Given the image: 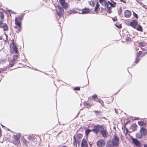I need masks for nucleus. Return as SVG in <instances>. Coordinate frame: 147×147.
I'll return each mask as SVG.
<instances>
[{
  "mask_svg": "<svg viewBox=\"0 0 147 147\" xmlns=\"http://www.w3.org/2000/svg\"><path fill=\"white\" fill-rule=\"evenodd\" d=\"M119 138L117 136H115L114 137V138L112 140V143L113 145L115 147H117L119 145Z\"/></svg>",
  "mask_w": 147,
  "mask_h": 147,
  "instance_id": "f257e3e1",
  "label": "nucleus"
},
{
  "mask_svg": "<svg viewBox=\"0 0 147 147\" xmlns=\"http://www.w3.org/2000/svg\"><path fill=\"white\" fill-rule=\"evenodd\" d=\"M103 126L99 125H94L93 127V129L92 130V131L97 134L100 131V129H102Z\"/></svg>",
  "mask_w": 147,
  "mask_h": 147,
  "instance_id": "f03ea898",
  "label": "nucleus"
},
{
  "mask_svg": "<svg viewBox=\"0 0 147 147\" xmlns=\"http://www.w3.org/2000/svg\"><path fill=\"white\" fill-rule=\"evenodd\" d=\"M64 10L60 6L58 7L56 9V12L57 15L59 17H61L63 14Z\"/></svg>",
  "mask_w": 147,
  "mask_h": 147,
  "instance_id": "7ed1b4c3",
  "label": "nucleus"
},
{
  "mask_svg": "<svg viewBox=\"0 0 147 147\" xmlns=\"http://www.w3.org/2000/svg\"><path fill=\"white\" fill-rule=\"evenodd\" d=\"M105 143L104 140H100L96 142L97 146L99 147H103L105 145Z\"/></svg>",
  "mask_w": 147,
  "mask_h": 147,
  "instance_id": "20e7f679",
  "label": "nucleus"
},
{
  "mask_svg": "<svg viewBox=\"0 0 147 147\" xmlns=\"http://www.w3.org/2000/svg\"><path fill=\"white\" fill-rule=\"evenodd\" d=\"M132 142L135 145L138 147H140L141 146V143L140 141L136 138H133L132 139Z\"/></svg>",
  "mask_w": 147,
  "mask_h": 147,
  "instance_id": "39448f33",
  "label": "nucleus"
},
{
  "mask_svg": "<svg viewBox=\"0 0 147 147\" xmlns=\"http://www.w3.org/2000/svg\"><path fill=\"white\" fill-rule=\"evenodd\" d=\"M131 12L128 10H126L124 12V16L127 18H129L131 15Z\"/></svg>",
  "mask_w": 147,
  "mask_h": 147,
  "instance_id": "423d86ee",
  "label": "nucleus"
},
{
  "mask_svg": "<svg viewBox=\"0 0 147 147\" xmlns=\"http://www.w3.org/2000/svg\"><path fill=\"white\" fill-rule=\"evenodd\" d=\"M140 132L143 136H144L147 134V130L146 128L142 127L141 128Z\"/></svg>",
  "mask_w": 147,
  "mask_h": 147,
  "instance_id": "0eeeda50",
  "label": "nucleus"
},
{
  "mask_svg": "<svg viewBox=\"0 0 147 147\" xmlns=\"http://www.w3.org/2000/svg\"><path fill=\"white\" fill-rule=\"evenodd\" d=\"M138 24V23L136 20H134L130 23V26L134 28H136Z\"/></svg>",
  "mask_w": 147,
  "mask_h": 147,
  "instance_id": "6e6552de",
  "label": "nucleus"
},
{
  "mask_svg": "<svg viewBox=\"0 0 147 147\" xmlns=\"http://www.w3.org/2000/svg\"><path fill=\"white\" fill-rule=\"evenodd\" d=\"M73 138L74 140V141L73 142V145L74 146H77V142L78 145L79 146L80 144V142L81 141L76 140L75 135L74 136Z\"/></svg>",
  "mask_w": 147,
  "mask_h": 147,
  "instance_id": "1a4fd4ad",
  "label": "nucleus"
},
{
  "mask_svg": "<svg viewBox=\"0 0 147 147\" xmlns=\"http://www.w3.org/2000/svg\"><path fill=\"white\" fill-rule=\"evenodd\" d=\"M100 132L103 137L105 138H107V131L106 130L104 129L101 130L100 131Z\"/></svg>",
  "mask_w": 147,
  "mask_h": 147,
  "instance_id": "9d476101",
  "label": "nucleus"
},
{
  "mask_svg": "<svg viewBox=\"0 0 147 147\" xmlns=\"http://www.w3.org/2000/svg\"><path fill=\"white\" fill-rule=\"evenodd\" d=\"M81 145V147H88L87 142L85 139L82 140Z\"/></svg>",
  "mask_w": 147,
  "mask_h": 147,
  "instance_id": "9b49d317",
  "label": "nucleus"
},
{
  "mask_svg": "<svg viewBox=\"0 0 147 147\" xmlns=\"http://www.w3.org/2000/svg\"><path fill=\"white\" fill-rule=\"evenodd\" d=\"M90 11L89 10V9L85 8L84 9H83L82 10L81 12L80 13L81 14L82 13L83 14H86L90 12Z\"/></svg>",
  "mask_w": 147,
  "mask_h": 147,
  "instance_id": "f8f14e48",
  "label": "nucleus"
},
{
  "mask_svg": "<svg viewBox=\"0 0 147 147\" xmlns=\"http://www.w3.org/2000/svg\"><path fill=\"white\" fill-rule=\"evenodd\" d=\"M15 23L17 26H21V23L18 20V19L17 18H16L15 19Z\"/></svg>",
  "mask_w": 147,
  "mask_h": 147,
  "instance_id": "ddd939ff",
  "label": "nucleus"
},
{
  "mask_svg": "<svg viewBox=\"0 0 147 147\" xmlns=\"http://www.w3.org/2000/svg\"><path fill=\"white\" fill-rule=\"evenodd\" d=\"M83 137V135L81 134H78L77 136V140L81 141Z\"/></svg>",
  "mask_w": 147,
  "mask_h": 147,
  "instance_id": "4468645a",
  "label": "nucleus"
},
{
  "mask_svg": "<svg viewBox=\"0 0 147 147\" xmlns=\"http://www.w3.org/2000/svg\"><path fill=\"white\" fill-rule=\"evenodd\" d=\"M137 125L135 124H134L131 125V128L133 131H135L137 129Z\"/></svg>",
  "mask_w": 147,
  "mask_h": 147,
  "instance_id": "2eb2a0df",
  "label": "nucleus"
},
{
  "mask_svg": "<svg viewBox=\"0 0 147 147\" xmlns=\"http://www.w3.org/2000/svg\"><path fill=\"white\" fill-rule=\"evenodd\" d=\"M2 28H3V30L4 31H6L8 29V26L6 23L3 24Z\"/></svg>",
  "mask_w": 147,
  "mask_h": 147,
  "instance_id": "dca6fc26",
  "label": "nucleus"
},
{
  "mask_svg": "<svg viewBox=\"0 0 147 147\" xmlns=\"http://www.w3.org/2000/svg\"><path fill=\"white\" fill-rule=\"evenodd\" d=\"M94 112L95 113L96 115L97 116H99L102 114V112L100 111H95Z\"/></svg>",
  "mask_w": 147,
  "mask_h": 147,
  "instance_id": "f3484780",
  "label": "nucleus"
},
{
  "mask_svg": "<svg viewBox=\"0 0 147 147\" xmlns=\"http://www.w3.org/2000/svg\"><path fill=\"white\" fill-rule=\"evenodd\" d=\"M101 5L103 6H105L107 7L108 6L107 4V1H102V2H100Z\"/></svg>",
  "mask_w": 147,
  "mask_h": 147,
  "instance_id": "a211bd4d",
  "label": "nucleus"
},
{
  "mask_svg": "<svg viewBox=\"0 0 147 147\" xmlns=\"http://www.w3.org/2000/svg\"><path fill=\"white\" fill-rule=\"evenodd\" d=\"M19 55H15L13 56V59L12 61V63H13L14 61L16 60L18 58Z\"/></svg>",
  "mask_w": 147,
  "mask_h": 147,
  "instance_id": "6ab92c4d",
  "label": "nucleus"
},
{
  "mask_svg": "<svg viewBox=\"0 0 147 147\" xmlns=\"http://www.w3.org/2000/svg\"><path fill=\"white\" fill-rule=\"evenodd\" d=\"M13 45V47H12V48L14 50V51L16 53H17L18 52V51L17 48L16 47V46H15L14 45V42H12Z\"/></svg>",
  "mask_w": 147,
  "mask_h": 147,
  "instance_id": "aec40b11",
  "label": "nucleus"
},
{
  "mask_svg": "<svg viewBox=\"0 0 147 147\" xmlns=\"http://www.w3.org/2000/svg\"><path fill=\"white\" fill-rule=\"evenodd\" d=\"M28 139L30 140L33 141L34 140V138L33 136L29 135L27 138Z\"/></svg>",
  "mask_w": 147,
  "mask_h": 147,
  "instance_id": "412c9836",
  "label": "nucleus"
},
{
  "mask_svg": "<svg viewBox=\"0 0 147 147\" xmlns=\"http://www.w3.org/2000/svg\"><path fill=\"white\" fill-rule=\"evenodd\" d=\"M138 124L141 126H144L146 125V123L143 121H140L138 122Z\"/></svg>",
  "mask_w": 147,
  "mask_h": 147,
  "instance_id": "4be33fe9",
  "label": "nucleus"
},
{
  "mask_svg": "<svg viewBox=\"0 0 147 147\" xmlns=\"http://www.w3.org/2000/svg\"><path fill=\"white\" fill-rule=\"evenodd\" d=\"M67 5V3L65 2V3L63 4V5H61V6L63 8L66 9L68 7Z\"/></svg>",
  "mask_w": 147,
  "mask_h": 147,
  "instance_id": "5701e85b",
  "label": "nucleus"
},
{
  "mask_svg": "<svg viewBox=\"0 0 147 147\" xmlns=\"http://www.w3.org/2000/svg\"><path fill=\"white\" fill-rule=\"evenodd\" d=\"M91 131H92V130H90L89 129H86L85 131L86 135L87 136Z\"/></svg>",
  "mask_w": 147,
  "mask_h": 147,
  "instance_id": "b1692460",
  "label": "nucleus"
},
{
  "mask_svg": "<svg viewBox=\"0 0 147 147\" xmlns=\"http://www.w3.org/2000/svg\"><path fill=\"white\" fill-rule=\"evenodd\" d=\"M136 136L137 138H140L143 136L142 135L141 133H137L136 134Z\"/></svg>",
  "mask_w": 147,
  "mask_h": 147,
  "instance_id": "393cba45",
  "label": "nucleus"
},
{
  "mask_svg": "<svg viewBox=\"0 0 147 147\" xmlns=\"http://www.w3.org/2000/svg\"><path fill=\"white\" fill-rule=\"evenodd\" d=\"M137 30L139 31H140L141 32L143 31V29L142 27L140 25H139L138 26Z\"/></svg>",
  "mask_w": 147,
  "mask_h": 147,
  "instance_id": "a878e982",
  "label": "nucleus"
},
{
  "mask_svg": "<svg viewBox=\"0 0 147 147\" xmlns=\"http://www.w3.org/2000/svg\"><path fill=\"white\" fill-rule=\"evenodd\" d=\"M92 98L93 99H94L97 102L99 100V99L97 98V96L96 95H94L92 96Z\"/></svg>",
  "mask_w": 147,
  "mask_h": 147,
  "instance_id": "bb28decb",
  "label": "nucleus"
},
{
  "mask_svg": "<svg viewBox=\"0 0 147 147\" xmlns=\"http://www.w3.org/2000/svg\"><path fill=\"white\" fill-rule=\"evenodd\" d=\"M0 16L1 19L2 20L4 18V15L3 14V11H0Z\"/></svg>",
  "mask_w": 147,
  "mask_h": 147,
  "instance_id": "cd10ccee",
  "label": "nucleus"
},
{
  "mask_svg": "<svg viewBox=\"0 0 147 147\" xmlns=\"http://www.w3.org/2000/svg\"><path fill=\"white\" fill-rule=\"evenodd\" d=\"M89 3L91 6H94L95 5V2L94 1L92 0L91 1H89Z\"/></svg>",
  "mask_w": 147,
  "mask_h": 147,
  "instance_id": "c85d7f7f",
  "label": "nucleus"
},
{
  "mask_svg": "<svg viewBox=\"0 0 147 147\" xmlns=\"http://www.w3.org/2000/svg\"><path fill=\"white\" fill-rule=\"evenodd\" d=\"M99 4H98V3H97L96 4L95 7L94 8V11H96L98 10V9L99 7Z\"/></svg>",
  "mask_w": 147,
  "mask_h": 147,
  "instance_id": "c756f323",
  "label": "nucleus"
},
{
  "mask_svg": "<svg viewBox=\"0 0 147 147\" xmlns=\"http://www.w3.org/2000/svg\"><path fill=\"white\" fill-rule=\"evenodd\" d=\"M107 8L108 10L107 11L108 13H110L112 12V11H111V7H109V6H108L107 7Z\"/></svg>",
  "mask_w": 147,
  "mask_h": 147,
  "instance_id": "7c9ffc66",
  "label": "nucleus"
},
{
  "mask_svg": "<svg viewBox=\"0 0 147 147\" xmlns=\"http://www.w3.org/2000/svg\"><path fill=\"white\" fill-rule=\"evenodd\" d=\"M122 9L121 7L120 8L119 11H118V14L119 16H121V14H122Z\"/></svg>",
  "mask_w": 147,
  "mask_h": 147,
  "instance_id": "2f4dec72",
  "label": "nucleus"
},
{
  "mask_svg": "<svg viewBox=\"0 0 147 147\" xmlns=\"http://www.w3.org/2000/svg\"><path fill=\"white\" fill-rule=\"evenodd\" d=\"M14 140L16 141H18L19 140V138L20 136L19 135V137L17 135L16 136H14Z\"/></svg>",
  "mask_w": 147,
  "mask_h": 147,
  "instance_id": "473e14b6",
  "label": "nucleus"
},
{
  "mask_svg": "<svg viewBox=\"0 0 147 147\" xmlns=\"http://www.w3.org/2000/svg\"><path fill=\"white\" fill-rule=\"evenodd\" d=\"M59 1L61 5H63L65 2V0H59Z\"/></svg>",
  "mask_w": 147,
  "mask_h": 147,
  "instance_id": "72a5a7b5",
  "label": "nucleus"
},
{
  "mask_svg": "<svg viewBox=\"0 0 147 147\" xmlns=\"http://www.w3.org/2000/svg\"><path fill=\"white\" fill-rule=\"evenodd\" d=\"M117 23L116 24H115L116 27L118 28H121V24H119V25H117Z\"/></svg>",
  "mask_w": 147,
  "mask_h": 147,
  "instance_id": "f704fd0d",
  "label": "nucleus"
},
{
  "mask_svg": "<svg viewBox=\"0 0 147 147\" xmlns=\"http://www.w3.org/2000/svg\"><path fill=\"white\" fill-rule=\"evenodd\" d=\"M138 46L139 47L144 46V43L142 42H140L138 43Z\"/></svg>",
  "mask_w": 147,
  "mask_h": 147,
  "instance_id": "c9c22d12",
  "label": "nucleus"
},
{
  "mask_svg": "<svg viewBox=\"0 0 147 147\" xmlns=\"http://www.w3.org/2000/svg\"><path fill=\"white\" fill-rule=\"evenodd\" d=\"M142 52L141 51H139V52L137 54L136 56L137 57H138L140 55L142 54Z\"/></svg>",
  "mask_w": 147,
  "mask_h": 147,
  "instance_id": "e433bc0d",
  "label": "nucleus"
},
{
  "mask_svg": "<svg viewBox=\"0 0 147 147\" xmlns=\"http://www.w3.org/2000/svg\"><path fill=\"white\" fill-rule=\"evenodd\" d=\"M15 28H17V29L18 30V31H16V32H19L20 31V29H21V26H16V27Z\"/></svg>",
  "mask_w": 147,
  "mask_h": 147,
  "instance_id": "4c0bfd02",
  "label": "nucleus"
},
{
  "mask_svg": "<svg viewBox=\"0 0 147 147\" xmlns=\"http://www.w3.org/2000/svg\"><path fill=\"white\" fill-rule=\"evenodd\" d=\"M106 147H113V146L111 143H108L107 144Z\"/></svg>",
  "mask_w": 147,
  "mask_h": 147,
  "instance_id": "58836bf2",
  "label": "nucleus"
},
{
  "mask_svg": "<svg viewBox=\"0 0 147 147\" xmlns=\"http://www.w3.org/2000/svg\"><path fill=\"white\" fill-rule=\"evenodd\" d=\"M140 60V58H138V57H136V60L135 61V63H138Z\"/></svg>",
  "mask_w": 147,
  "mask_h": 147,
  "instance_id": "ea45409f",
  "label": "nucleus"
},
{
  "mask_svg": "<svg viewBox=\"0 0 147 147\" xmlns=\"http://www.w3.org/2000/svg\"><path fill=\"white\" fill-rule=\"evenodd\" d=\"M3 21L1 20H0V28H2V26H3Z\"/></svg>",
  "mask_w": 147,
  "mask_h": 147,
  "instance_id": "a19ab883",
  "label": "nucleus"
},
{
  "mask_svg": "<svg viewBox=\"0 0 147 147\" xmlns=\"http://www.w3.org/2000/svg\"><path fill=\"white\" fill-rule=\"evenodd\" d=\"M133 15H134V16L136 19H137L138 18V15L136 13L134 12H133Z\"/></svg>",
  "mask_w": 147,
  "mask_h": 147,
  "instance_id": "79ce46f5",
  "label": "nucleus"
},
{
  "mask_svg": "<svg viewBox=\"0 0 147 147\" xmlns=\"http://www.w3.org/2000/svg\"><path fill=\"white\" fill-rule=\"evenodd\" d=\"M74 89L75 90H79L80 89L79 87H76L74 88Z\"/></svg>",
  "mask_w": 147,
  "mask_h": 147,
  "instance_id": "37998d69",
  "label": "nucleus"
},
{
  "mask_svg": "<svg viewBox=\"0 0 147 147\" xmlns=\"http://www.w3.org/2000/svg\"><path fill=\"white\" fill-rule=\"evenodd\" d=\"M7 11L9 12V13H11L12 14H15L16 13L13 11H12L11 10H7Z\"/></svg>",
  "mask_w": 147,
  "mask_h": 147,
  "instance_id": "c03bdc74",
  "label": "nucleus"
},
{
  "mask_svg": "<svg viewBox=\"0 0 147 147\" xmlns=\"http://www.w3.org/2000/svg\"><path fill=\"white\" fill-rule=\"evenodd\" d=\"M76 12V11H70V14L75 13Z\"/></svg>",
  "mask_w": 147,
  "mask_h": 147,
  "instance_id": "a18cd8bd",
  "label": "nucleus"
},
{
  "mask_svg": "<svg viewBox=\"0 0 147 147\" xmlns=\"http://www.w3.org/2000/svg\"><path fill=\"white\" fill-rule=\"evenodd\" d=\"M98 101H99L102 105L104 104V102L102 100L99 99V100H98Z\"/></svg>",
  "mask_w": 147,
  "mask_h": 147,
  "instance_id": "49530a36",
  "label": "nucleus"
},
{
  "mask_svg": "<svg viewBox=\"0 0 147 147\" xmlns=\"http://www.w3.org/2000/svg\"><path fill=\"white\" fill-rule=\"evenodd\" d=\"M107 5L109 6V5H111V4H112V3L110 2V1H108L107 2Z\"/></svg>",
  "mask_w": 147,
  "mask_h": 147,
  "instance_id": "de8ad7c7",
  "label": "nucleus"
},
{
  "mask_svg": "<svg viewBox=\"0 0 147 147\" xmlns=\"http://www.w3.org/2000/svg\"><path fill=\"white\" fill-rule=\"evenodd\" d=\"M23 16H19V18H18L20 20H22V19Z\"/></svg>",
  "mask_w": 147,
  "mask_h": 147,
  "instance_id": "09e8293b",
  "label": "nucleus"
},
{
  "mask_svg": "<svg viewBox=\"0 0 147 147\" xmlns=\"http://www.w3.org/2000/svg\"><path fill=\"white\" fill-rule=\"evenodd\" d=\"M115 4H114L113 3H112V4H111V5H110V7H115Z\"/></svg>",
  "mask_w": 147,
  "mask_h": 147,
  "instance_id": "8fccbe9b",
  "label": "nucleus"
},
{
  "mask_svg": "<svg viewBox=\"0 0 147 147\" xmlns=\"http://www.w3.org/2000/svg\"><path fill=\"white\" fill-rule=\"evenodd\" d=\"M111 3H113V4H116V3L114 2L113 0H110Z\"/></svg>",
  "mask_w": 147,
  "mask_h": 147,
  "instance_id": "3c124183",
  "label": "nucleus"
},
{
  "mask_svg": "<svg viewBox=\"0 0 147 147\" xmlns=\"http://www.w3.org/2000/svg\"><path fill=\"white\" fill-rule=\"evenodd\" d=\"M114 110H115V113L117 114H118V112L117 110L116 109H115Z\"/></svg>",
  "mask_w": 147,
  "mask_h": 147,
  "instance_id": "603ef678",
  "label": "nucleus"
},
{
  "mask_svg": "<svg viewBox=\"0 0 147 147\" xmlns=\"http://www.w3.org/2000/svg\"><path fill=\"white\" fill-rule=\"evenodd\" d=\"M84 105L85 106H89V104L88 103H85L84 104Z\"/></svg>",
  "mask_w": 147,
  "mask_h": 147,
  "instance_id": "864d4df0",
  "label": "nucleus"
},
{
  "mask_svg": "<svg viewBox=\"0 0 147 147\" xmlns=\"http://www.w3.org/2000/svg\"><path fill=\"white\" fill-rule=\"evenodd\" d=\"M120 1L121 2H123L124 3H126V1L124 0H120Z\"/></svg>",
  "mask_w": 147,
  "mask_h": 147,
  "instance_id": "5fc2aeb1",
  "label": "nucleus"
},
{
  "mask_svg": "<svg viewBox=\"0 0 147 147\" xmlns=\"http://www.w3.org/2000/svg\"><path fill=\"white\" fill-rule=\"evenodd\" d=\"M130 39H131L129 37H127V39H126V40H130Z\"/></svg>",
  "mask_w": 147,
  "mask_h": 147,
  "instance_id": "6e6d98bb",
  "label": "nucleus"
},
{
  "mask_svg": "<svg viewBox=\"0 0 147 147\" xmlns=\"http://www.w3.org/2000/svg\"><path fill=\"white\" fill-rule=\"evenodd\" d=\"M14 65V64H12L10 65V67H11Z\"/></svg>",
  "mask_w": 147,
  "mask_h": 147,
  "instance_id": "4d7b16f0",
  "label": "nucleus"
},
{
  "mask_svg": "<svg viewBox=\"0 0 147 147\" xmlns=\"http://www.w3.org/2000/svg\"><path fill=\"white\" fill-rule=\"evenodd\" d=\"M113 21L115 22V21H116L117 20V19L116 20L114 18H113Z\"/></svg>",
  "mask_w": 147,
  "mask_h": 147,
  "instance_id": "13d9d810",
  "label": "nucleus"
},
{
  "mask_svg": "<svg viewBox=\"0 0 147 147\" xmlns=\"http://www.w3.org/2000/svg\"><path fill=\"white\" fill-rule=\"evenodd\" d=\"M130 122H131V121H130L129 120L128 121H127V122H126V123H125V124H126L129 123Z\"/></svg>",
  "mask_w": 147,
  "mask_h": 147,
  "instance_id": "bf43d9fd",
  "label": "nucleus"
},
{
  "mask_svg": "<svg viewBox=\"0 0 147 147\" xmlns=\"http://www.w3.org/2000/svg\"><path fill=\"white\" fill-rule=\"evenodd\" d=\"M3 39V37L2 36L0 37V40H2Z\"/></svg>",
  "mask_w": 147,
  "mask_h": 147,
  "instance_id": "052dcab7",
  "label": "nucleus"
},
{
  "mask_svg": "<svg viewBox=\"0 0 147 147\" xmlns=\"http://www.w3.org/2000/svg\"><path fill=\"white\" fill-rule=\"evenodd\" d=\"M105 0H99V2H102V1H105Z\"/></svg>",
  "mask_w": 147,
  "mask_h": 147,
  "instance_id": "680f3d73",
  "label": "nucleus"
},
{
  "mask_svg": "<svg viewBox=\"0 0 147 147\" xmlns=\"http://www.w3.org/2000/svg\"><path fill=\"white\" fill-rule=\"evenodd\" d=\"M144 147H147V144H145L144 145Z\"/></svg>",
  "mask_w": 147,
  "mask_h": 147,
  "instance_id": "e2e57ef3",
  "label": "nucleus"
},
{
  "mask_svg": "<svg viewBox=\"0 0 147 147\" xmlns=\"http://www.w3.org/2000/svg\"><path fill=\"white\" fill-rule=\"evenodd\" d=\"M5 36L6 37V39H7V37H8L7 35V34H5Z\"/></svg>",
  "mask_w": 147,
  "mask_h": 147,
  "instance_id": "0e129e2a",
  "label": "nucleus"
},
{
  "mask_svg": "<svg viewBox=\"0 0 147 147\" xmlns=\"http://www.w3.org/2000/svg\"><path fill=\"white\" fill-rule=\"evenodd\" d=\"M1 129H0V134H1Z\"/></svg>",
  "mask_w": 147,
  "mask_h": 147,
  "instance_id": "69168bd1",
  "label": "nucleus"
},
{
  "mask_svg": "<svg viewBox=\"0 0 147 147\" xmlns=\"http://www.w3.org/2000/svg\"><path fill=\"white\" fill-rule=\"evenodd\" d=\"M125 129L126 130V131H128V129H127V128H126Z\"/></svg>",
  "mask_w": 147,
  "mask_h": 147,
  "instance_id": "338daca9",
  "label": "nucleus"
},
{
  "mask_svg": "<svg viewBox=\"0 0 147 147\" xmlns=\"http://www.w3.org/2000/svg\"><path fill=\"white\" fill-rule=\"evenodd\" d=\"M113 129H115V127H113Z\"/></svg>",
  "mask_w": 147,
  "mask_h": 147,
  "instance_id": "774afa93",
  "label": "nucleus"
}]
</instances>
